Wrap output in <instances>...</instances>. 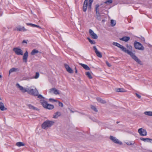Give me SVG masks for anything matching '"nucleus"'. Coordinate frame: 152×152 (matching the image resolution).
Segmentation results:
<instances>
[{
	"instance_id": "obj_1",
	"label": "nucleus",
	"mask_w": 152,
	"mask_h": 152,
	"mask_svg": "<svg viewBox=\"0 0 152 152\" xmlns=\"http://www.w3.org/2000/svg\"><path fill=\"white\" fill-rule=\"evenodd\" d=\"M16 86L23 93L27 92L28 94L32 95L38 96V97L39 99L43 98L42 95L40 94L38 95V92L36 88L34 89L30 88H24L23 86H20L18 83H17Z\"/></svg>"
},
{
	"instance_id": "obj_2",
	"label": "nucleus",
	"mask_w": 152,
	"mask_h": 152,
	"mask_svg": "<svg viewBox=\"0 0 152 152\" xmlns=\"http://www.w3.org/2000/svg\"><path fill=\"white\" fill-rule=\"evenodd\" d=\"M113 45L117 46L120 48L123 51L130 55L132 58L139 64H142L141 61L131 51L127 50L126 48L117 42H113Z\"/></svg>"
},
{
	"instance_id": "obj_3",
	"label": "nucleus",
	"mask_w": 152,
	"mask_h": 152,
	"mask_svg": "<svg viewBox=\"0 0 152 152\" xmlns=\"http://www.w3.org/2000/svg\"><path fill=\"white\" fill-rule=\"evenodd\" d=\"M54 123V122L53 121L47 120L42 124V127L44 129L51 126Z\"/></svg>"
},
{
	"instance_id": "obj_4",
	"label": "nucleus",
	"mask_w": 152,
	"mask_h": 152,
	"mask_svg": "<svg viewBox=\"0 0 152 152\" xmlns=\"http://www.w3.org/2000/svg\"><path fill=\"white\" fill-rule=\"evenodd\" d=\"M134 45L136 49L142 50H144V47L139 42H134Z\"/></svg>"
},
{
	"instance_id": "obj_5",
	"label": "nucleus",
	"mask_w": 152,
	"mask_h": 152,
	"mask_svg": "<svg viewBox=\"0 0 152 152\" xmlns=\"http://www.w3.org/2000/svg\"><path fill=\"white\" fill-rule=\"evenodd\" d=\"M13 50L15 54L18 55H22L23 54V51L21 49L18 48H14Z\"/></svg>"
},
{
	"instance_id": "obj_6",
	"label": "nucleus",
	"mask_w": 152,
	"mask_h": 152,
	"mask_svg": "<svg viewBox=\"0 0 152 152\" xmlns=\"http://www.w3.org/2000/svg\"><path fill=\"white\" fill-rule=\"evenodd\" d=\"M138 132L141 136H144L147 135L146 130L142 128L139 129L138 130Z\"/></svg>"
},
{
	"instance_id": "obj_7",
	"label": "nucleus",
	"mask_w": 152,
	"mask_h": 152,
	"mask_svg": "<svg viewBox=\"0 0 152 152\" xmlns=\"http://www.w3.org/2000/svg\"><path fill=\"white\" fill-rule=\"evenodd\" d=\"M110 139L115 143L119 144L120 145L122 144V142L119 141L118 139H117L115 137L110 136Z\"/></svg>"
},
{
	"instance_id": "obj_8",
	"label": "nucleus",
	"mask_w": 152,
	"mask_h": 152,
	"mask_svg": "<svg viewBox=\"0 0 152 152\" xmlns=\"http://www.w3.org/2000/svg\"><path fill=\"white\" fill-rule=\"evenodd\" d=\"M89 33L92 38L95 39H96L98 37L97 35L91 29H89Z\"/></svg>"
},
{
	"instance_id": "obj_9",
	"label": "nucleus",
	"mask_w": 152,
	"mask_h": 152,
	"mask_svg": "<svg viewBox=\"0 0 152 152\" xmlns=\"http://www.w3.org/2000/svg\"><path fill=\"white\" fill-rule=\"evenodd\" d=\"M93 49L96 55V56L99 58H101L102 56V54L98 50L95 46H93Z\"/></svg>"
},
{
	"instance_id": "obj_10",
	"label": "nucleus",
	"mask_w": 152,
	"mask_h": 152,
	"mask_svg": "<svg viewBox=\"0 0 152 152\" xmlns=\"http://www.w3.org/2000/svg\"><path fill=\"white\" fill-rule=\"evenodd\" d=\"M49 92L50 93H53V94L56 95L60 94L59 91L55 88H51Z\"/></svg>"
},
{
	"instance_id": "obj_11",
	"label": "nucleus",
	"mask_w": 152,
	"mask_h": 152,
	"mask_svg": "<svg viewBox=\"0 0 152 152\" xmlns=\"http://www.w3.org/2000/svg\"><path fill=\"white\" fill-rule=\"evenodd\" d=\"M65 67L66 68V71L70 73H73V70L67 64H64Z\"/></svg>"
},
{
	"instance_id": "obj_12",
	"label": "nucleus",
	"mask_w": 152,
	"mask_h": 152,
	"mask_svg": "<svg viewBox=\"0 0 152 152\" xmlns=\"http://www.w3.org/2000/svg\"><path fill=\"white\" fill-rule=\"evenodd\" d=\"M88 0H85L83 6V10L84 12L86 11L87 7Z\"/></svg>"
},
{
	"instance_id": "obj_13",
	"label": "nucleus",
	"mask_w": 152,
	"mask_h": 152,
	"mask_svg": "<svg viewBox=\"0 0 152 152\" xmlns=\"http://www.w3.org/2000/svg\"><path fill=\"white\" fill-rule=\"evenodd\" d=\"M28 56V53L27 51H26L24 53L23 56V62L26 63L27 62V59Z\"/></svg>"
},
{
	"instance_id": "obj_14",
	"label": "nucleus",
	"mask_w": 152,
	"mask_h": 152,
	"mask_svg": "<svg viewBox=\"0 0 152 152\" xmlns=\"http://www.w3.org/2000/svg\"><path fill=\"white\" fill-rule=\"evenodd\" d=\"M14 30L19 31H27V30L24 27H21L20 26L16 27V29H15Z\"/></svg>"
},
{
	"instance_id": "obj_15",
	"label": "nucleus",
	"mask_w": 152,
	"mask_h": 152,
	"mask_svg": "<svg viewBox=\"0 0 152 152\" xmlns=\"http://www.w3.org/2000/svg\"><path fill=\"white\" fill-rule=\"evenodd\" d=\"M40 102L43 107L45 108L46 107L48 104L47 102L44 100H41L40 101Z\"/></svg>"
},
{
	"instance_id": "obj_16",
	"label": "nucleus",
	"mask_w": 152,
	"mask_h": 152,
	"mask_svg": "<svg viewBox=\"0 0 152 152\" xmlns=\"http://www.w3.org/2000/svg\"><path fill=\"white\" fill-rule=\"evenodd\" d=\"M61 113L59 112H57L55 113L53 115V118H57L59 116L61 115Z\"/></svg>"
},
{
	"instance_id": "obj_17",
	"label": "nucleus",
	"mask_w": 152,
	"mask_h": 152,
	"mask_svg": "<svg viewBox=\"0 0 152 152\" xmlns=\"http://www.w3.org/2000/svg\"><path fill=\"white\" fill-rule=\"evenodd\" d=\"M79 64L80 65L83 67L86 70H90V68L86 64H85L82 63H79Z\"/></svg>"
},
{
	"instance_id": "obj_18",
	"label": "nucleus",
	"mask_w": 152,
	"mask_h": 152,
	"mask_svg": "<svg viewBox=\"0 0 152 152\" xmlns=\"http://www.w3.org/2000/svg\"><path fill=\"white\" fill-rule=\"evenodd\" d=\"M7 108H5L4 105V103L1 102H0V110L2 111L6 110Z\"/></svg>"
},
{
	"instance_id": "obj_19",
	"label": "nucleus",
	"mask_w": 152,
	"mask_h": 152,
	"mask_svg": "<svg viewBox=\"0 0 152 152\" xmlns=\"http://www.w3.org/2000/svg\"><path fill=\"white\" fill-rule=\"evenodd\" d=\"M130 38L128 37H124L120 39L121 40L125 42H127L130 39Z\"/></svg>"
},
{
	"instance_id": "obj_20",
	"label": "nucleus",
	"mask_w": 152,
	"mask_h": 152,
	"mask_svg": "<svg viewBox=\"0 0 152 152\" xmlns=\"http://www.w3.org/2000/svg\"><path fill=\"white\" fill-rule=\"evenodd\" d=\"M27 106L30 109H32L33 110H39L38 108L32 105L31 104H28Z\"/></svg>"
},
{
	"instance_id": "obj_21",
	"label": "nucleus",
	"mask_w": 152,
	"mask_h": 152,
	"mask_svg": "<svg viewBox=\"0 0 152 152\" xmlns=\"http://www.w3.org/2000/svg\"><path fill=\"white\" fill-rule=\"evenodd\" d=\"M96 99L98 102L101 103L105 104L106 103V102L105 100L102 99L100 98H97Z\"/></svg>"
},
{
	"instance_id": "obj_22",
	"label": "nucleus",
	"mask_w": 152,
	"mask_h": 152,
	"mask_svg": "<svg viewBox=\"0 0 152 152\" xmlns=\"http://www.w3.org/2000/svg\"><path fill=\"white\" fill-rule=\"evenodd\" d=\"M54 108V106L53 105L48 104L45 108L49 110H52Z\"/></svg>"
},
{
	"instance_id": "obj_23",
	"label": "nucleus",
	"mask_w": 152,
	"mask_h": 152,
	"mask_svg": "<svg viewBox=\"0 0 152 152\" xmlns=\"http://www.w3.org/2000/svg\"><path fill=\"white\" fill-rule=\"evenodd\" d=\"M26 24L28 26H30L32 27H37L40 28H41L39 26L32 23H26Z\"/></svg>"
},
{
	"instance_id": "obj_24",
	"label": "nucleus",
	"mask_w": 152,
	"mask_h": 152,
	"mask_svg": "<svg viewBox=\"0 0 152 152\" xmlns=\"http://www.w3.org/2000/svg\"><path fill=\"white\" fill-rule=\"evenodd\" d=\"M19 71V69L18 68H13L11 69L9 71V74L11 72L18 71Z\"/></svg>"
},
{
	"instance_id": "obj_25",
	"label": "nucleus",
	"mask_w": 152,
	"mask_h": 152,
	"mask_svg": "<svg viewBox=\"0 0 152 152\" xmlns=\"http://www.w3.org/2000/svg\"><path fill=\"white\" fill-rule=\"evenodd\" d=\"M145 115L150 116H152V111H145L144 113Z\"/></svg>"
},
{
	"instance_id": "obj_26",
	"label": "nucleus",
	"mask_w": 152,
	"mask_h": 152,
	"mask_svg": "<svg viewBox=\"0 0 152 152\" xmlns=\"http://www.w3.org/2000/svg\"><path fill=\"white\" fill-rule=\"evenodd\" d=\"M16 145L19 147H20L22 146H24L25 145V144L21 142H18L16 143Z\"/></svg>"
},
{
	"instance_id": "obj_27",
	"label": "nucleus",
	"mask_w": 152,
	"mask_h": 152,
	"mask_svg": "<svg viewBox=\"0 0 152 152\" xmlns=\"http://www.w3.org/2000/svg\"><path fill=\"white\" fill-rule=\"evenodd\" d=\"M116 91L118 92H126V91L123 88H118L116 89Z\"/></svg>"
},
{
	"instance_id": "obj_28",
	"label": "nucleus",
	"mask_w": 152,
	"mask_h": 152,
	"mask_svg": "<svg viewBox=\"0 0 152 152\" xmlns=\"http://www.w3.org/2000/svg\"><path fill=\"white\" fill-rule=\"evenodd\" d=\"M39 52L36 49L33 50L31 53V54L32 55H34L36 53H37Z\"/></svg>"
},
{
	"instance_id": "obj_29",
	"label": "nucleus",
	"mask_w": 152,
	"mask_h": 152,
	"mask_svg": "<svg viewBox=\"0 0 152 152\" xmlns=\"http://www.w3.org/2000/svg\"><path fill=\"white\" fill-rule=\"evenodd\" d=\"M94 0H89V5L88 8L89 9H91V5L92 4L93 1Z\"/></svg>"
},
{
	"instance_id": "obj_30",
	"label": "nucleus",
	"mask_w": 152,
	"mask_h": 152,
	"mask_svg": "<svg viewBox=\"0 0 152 152\" xmlns=\"http://www.w3.org/2000/svg\"><path fill=\"white\" fill-rule=\"evenodd\" d=\"M116 23V22L115 20H111V26H113L115 25Z\"/></svg>"
},
{
	"instance_id": "obj_31",
	"label": "nucleus",
	"mask_w": 152,
	"mask_h": 152,
	"mask_svg": "<svg viewBox=\"0 0 152 152\" xmlns=\"http://www.w3.org/2000/svg\"><path fill=\"white\" fill-rule=\"evenodd\" d=\"M86 75L88 77L89 79H92V77L91 76L90 73L89 72H87L86 74Z\"/></svg>"
},
{
	"instance_id": "obj_32",
	"label": "nucleus",
	"mask_w": 152,
	"mask_h": 152,
	"mask_svg": "<svg viewBox=\"0 0 152 152\" xmlns=\"http://www.w3.org/2000/svg\"><path fill=\"white\" fill-rule=\"evenodd\" d=\"M87 39L89 42L92 44H95V42L94 41H92L91 39L89 38H87Z\"/></svg>"
},
{
	"instance_id": "obj_33",
	"label": "nucleus",
	"mask_w": 152,
	"mask_h": 152,
	"mask_svg": "<svg viewBox=\"0 0 152 152\" xmlns=\"http://www.w3.org/2000/svg\"><path fill=\"white\" fill-rule=\"evenodd\" d=\"M126 143L128 145H133L134 142L133 141L132 142H126Z\"/></svg>"
},
{
	"instance_id": "obj_34",
	"label": "nucleus",
	"mask_w": 152,
	"mask_h": 152,
	"mask_svg": "<svg viewBox=\"0 0 152 152\" xmlns=\"http://www.w3.org/2000/svg\"><path fill=\"white\" fill-rule=\"evenodd\" d=\"M99 5L98 4H97L96 5L95 10H96V12H99Z\"/></svg>"
},
{
	"instance_id": "obj_35",
	"label": "nucleus",
	"mask_w": 152,
	"mask_h": 152,
	"mask_svg": "<svg viewBox=\"0 0 152 152\" xmlns=\"http://www.w3.org/2000/svg\"><path fill=\"white\" fill-rule=\"evenodd\" d=\"M39 72H36L34 78L35 79H37L39 77Z\"/></svg>"
},
{
	"instance_id": "obj_36",
	"label": "nucleus",
	"mask_w": 152,
	"mask_h": 152,
	"mask_svg": "<svg viewBox=\"0 0 152 152\" xmlns=\"http://www.w3.org/2000/svg\"><path fill=\"white\" fill-rule=\"evenodd\" d=\"M140 140L145 142L146 141L148 142V138H143L141 137L140 138Z\"/></svg>"
},
{
	"instance_id": "obj_37",
	"label": "nucleus",
	"mask_w": 152,
	"mask_h": 152,
	"mask_svg": "<svg viewBox=\"0 0 152 152\" xmlns=\"http://www.w3.org/2000/svg\"><path fill=\"white\" fill-rule=\"evenodd\" d=\"M91 108L93 110H94L96 112H97L98 111V110L94 106H91Z\"/></svg>"
},
{
	"instance_id": "obj_38",
	"label": "nucleus",
	"mask_w": 152,
	"mask_h": 152,
	"mask_svg": "<svg viewBox=\"0 0 152 152\" xmlns=\"http://www.w3.org/2000/svg\"><path fill=\"white\" fill-rule=\"evenodd\" d=\"M113 2V1L112 0H108L106 1L104 3L106 4H109L112 3Z\"/></svg>"
},
{
	"instance_id": "obj_39",
	"label": "nucleus",
	"mask_w": 152,
	"mask_h": 152,
	"mask_svg": "<svg viewBox=\"0 0 152 152\" xmlns=\"http://www.w3.org/2000/svg\"><path fill=\"white\" fill-rule=\"evenodd\" d=\"M126 47L128 48L129 50H132V47L130 45H126Z\"/></svg>"
},
{
	"instance_id": "obj_40",
	"label": "nucleus",
	"mask_w": 152,
	"mask_h": 152,
	"mask_svg": "<svg viewBox=\"0 0 152 152\" xmlns=\"http://www.w3.org/2000/svg\"><path fill=\"white\" fill-rule=\"evenodd\" d=\"M106 64L107 65V66H108L111 67V64H110V63H109L108 61H106Z\"/></svg>"
},
{
	"instance_id": "obj_41",
	"label": "nucleus",
	"mask_w": 152,
	"mask_h": 152,
	"mask_svg": "<svg viewBox=\"0 0 152 152\" xmlns=\"http://www.w3.org/2000/svg\"><path fill=\"white\" fill-rule=\"evenodd\" d=\"M49 100L50 101H53L54 102H57V100H55V99H52V98L50 99H49Z\"/></svg>"
},
{
	"instance_id": "obj_42",
	"label": "nucleus",
	"mask_w": 152,
	"mask_h": 152,
	"mask_svg": "<svg viewBox=\"0 0 152 152\" xmlns=\"http://www.w3.org/2000/svg\"><path fill=\"white\" fill-rule=\"evenodd\" d=\"M96 17L100 16L99 12H96Z\"/></svg>"
},
{
	"instance_id": "obj_43",
	"label": "nucleus",
	"mask_w": 152,
	"mask_h": 152,
	"mask_svg": "<svg viewBox=\"0 0 152 152\" xmlns=\"http://www.w3.org/2000/svg\"><path fill=\"white\" fill-rule=\"evenodd\" d=\"M96 18L99 20H101V16L96 17Z\"/></svg>"
},
{
	"instance_id": "obj_44",
	"label": "nucleus",
	"mask_w": 152,
	"mask_h": 152,
	"mask_svg": "<svg viewBox=\"0 0 152 152\" xmlns=\"http://www.w3.org/2000/svg\"><path fill=\"white\" fill-rule=\"evenodd\" d=\"M58 103H59V105L60 106H61V107H63V104L61 102H58Z\"/></svg>"
},
{
	"instance_id": "obj_45",
	"label": "nucleus",
	"mask_w": 152,
	"mask_h": 152,
	"mask_svg": "<svg viewBox=\"0 0 152 152\" xmlns=\"http://www.w3.org/2000/svg\"><path fill=\"white\" fill-rule=\"evenodd\" d=\"M136 96H137V97L139 98H141V96H140V95L138 94H137V93H136Z\"/></svg>"
},
{
	"instance_id": "obj_46",
	"label": "nucleus",
	"mask_w": 152,
	"mask_h": 152,
	"mask_svg": "<svg viewBox=\"0 0 152 152\" xmlns=\"http://www.w3.org/2000/svg\"><path fill=\"white\" fill-rule=\"evenodd\" d=\"M148 142H149L151 143H152V139L150 138H148Z\"/></svg>"
},
{
	"instance_id": "obj_47",
	"label": "nucleus",
	"mask_w": 152,
	"mask_h": 152,
	"mask_svg": "<svg viewBox=\"0 0 152 152\" xmlns=\"http://www.w3.org/2000/svg\"><path fill=\"white\" fill-rule=\"evenodd\" d=\"M23 43H27V42L25 40H23L22 42Z\"/></svg>"
},
{
	"instance_id": "obj_48",
	"label": "nucleus",
	"mask_w": 152,
	"mask_h": 152,
	"mask_svg": "<svg viewBox=\"0 0 152 152\" xmlns=\"http://www.w3.org/2000/svg\"><path fill=\"white\" fill-rule=\"evenodd\" d=\"M75 72L76 73H77V71L76 67H75Z\"/></svg>"
},
{
	"instance_id": "obj_49",
	"label": "nucleus",
	"mask_w": 152,
	"mask_h": 152,
	"mask_svg": "<svg viewBox=\"0 0 152 152\" xmlns=\"http://www.w3.org/2000/svg\"><path fill=\"white\" fill-rule=\"evenodd\" d=\"M105 21V20L104 19H103L102 20V22H104Z\"/></svg>"
},
{
	"instance_id": "obj_50",
	"label": "nucleus",
	"mask_w": 152,
	"mask_h": 152,
	"mask_svg": "<svg viewBox=\"0 0 152 152\" xmlns=\"http://www.w3.org/2000/svg\"><path fill=\"white\" fill-rule=\"evenodd\" d=\"M70 111L72 113H74V111H73L72 110H70Z\"/></svg>"
},
{
	"instance_id": "obj_51",
	"label": "nucleus",
	"mask_w": 152,
	"mask_h": 152,
	"mask_svg": "<svg viewBox=\"0 0 152 152\" xmlns=\"http://www.w3.org/2000/svg\"><path fill=\"white\" fill-rule=\"evenodd\" d=\"M143 40H144V41H145V39L144 38H143Z\"/></svg>"
},
{
	"instance_id": "obj_52",
	"label": "nucleus",
	"mask_w": 152,
	"mask_h": 152,
	"mask_svg": "<svg viewBox=\"0 0 152 152\" xmlns=\"http://www.w3.org/2000/svg\"><path fill=\"white\" fill-rule=\"evenodd\" d=\"M2 77V76L1 75H0V78H1Z\"/></svg>"
}]
</instances>
